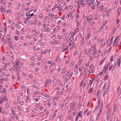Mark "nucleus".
<instances>
[{
    "label": "nucleus",
    "instance_id": "1a4fd4ad",
    "mask_svg": "<svg viewBox=\"0 0 121 121\" xmlns=\"http://www.w3.org/2000/svg\"><path fill=\"white\" fill-rule=\"evenodd\" d=\"M110 116V113L109 112H107V113L106 115V120L107 121H108V118H109V116Z\"/></svg>",
    "mask_w": 121,
    "mask_h": 121
},
{
    "label": "nucleus",
    "instance_id": "09e8293b",
    "mask_svg": "<svg viewBox=\"0 0 121 121\" xmlns=\"http://www.w3.org/2000/svg\"><path fill=\"white\" fill-rule=\"evenodd\" d=\"M103 71H101L100 72V73L99 74V75H102L103 74H104V73L103 72Z\"/></svg>",
    "mask_w": 121,
    "mask_h": 121
},
{
    "label": "nucleus",
    "instance_id": "79ce46f5",
    "mask_svg": "<svg viewBox=\"0 0 121 121\" xmlns=\"http://www.w3.org/2000/svg\"><path fill=\"white\" fill-rule=\"evenodd\" d=\"M17 109H18V111H21V108H20V106H17Z\"/></svg>",
    "mask_w": 121,
    "mask_h": 121
},
{
    "label": "nucleus",
    "instance_id": "9b49d317",
    "mask_svg": "<svg viewBox=\"0 0 121 121\" xmlns=\"http://www.w3.org/2000/svg\"><path fill=\"white\" fill-rule=\"evenodd\" d=\"M53 88L55 90H58L59 88L58 86H57V85L56 84H55L54 85Z\"/></svg>",
    "mask_w": 121,
    "mask_h": 121
},
{
    "label": "nucleus",
    "instance_id": "2f4dec72",
    "mask_svg": "<svg viewBox=\"0 0 121 121\" xmlns=\"http://www.w3.org/2000/svg\"><path fill=\"white\" fill-rule=\"evenodd\" d=\"M121 8H119L117 10V12L118 15L119 16L120 14V10H121Z\"/></svg>",
    "mask_w": 121,
    "mask_h": 121
},
{
    "label": "nucleus",
    "instance_id": "423d86ee",
    "mask_svg": "<svg viewBox=\"0 0 121 121\" xmlns=\"http://www.w3.org/2000/svg\"><path fill=\"white\" fill-rule=\"evenodd\" d=\"M86 3V1L85 0H82L80 2V5H82V6L84 7Z\"/></svg>",
    "mask_w": 121,
    "mask_h": 121
},
{
    "label": "nucleus",
    "instance_id": "e433bc0d",
    "mask_svg": "<svg viewBox=\"0 0 121 121\" xmlns=\"http://www.w3.org/2000/svg\"><path fill=\"white\" fill-rule=\"evenodd\" d=\"M75 34V33H74V34L73 35H72V36L70 38V40H73V39L74 35Z\"/></svg>",
    "mask_w": 121,
    "mask_h": 121
},
{
    "label": "nucleus",
    "instance_id": "473e14b6",
    "mask_svg": "<svg viewBox=\"0 0 121 121\" xmlns=\"http://www.w3.org/2000/svg\"><path fill=\"white\" fill-rule=\"evenodd\" d=\"M69 71L67 72L65 75L64 76V77H66L69 74Z\"/></svg>",
    "mask_w": 121,
    "mask_h": 121
},
{
    "label": "nucleus",
    "instance_id": "3c124183",
    "mask_svg": "<svg viewBox=\"0 0 121 121\" xmlns=\"http://www.w3.org/2000/svg\"><path fill=\"white\" fill-rule=\"evenodd\" d=\"M109 77V76H105L104 78V80H106Z\"/></svg>",
    "mask_w": 121,
    "mask_h": 121
},
{
    "label": "nucleus",
    "instance_id": "ddd939ff",
    "mask_svg": "<svg viewBox=\"0 0 121 121\" xmlns=\"http://www.w3.org/2000/svg\"><path fill=\"white\" fill-rule=\"evenodd\" d=\"M56 115V114L55 113L53 114H51L50 117V118L52 119L53 117H55Z\"/></svg>",
    "mask_w": 121,
    "mask_h": 121
},
{
    "label": "nucleus",
    "instance_id": "a19ab883",
    "mask_svg": "<svg viewBox=\"0 0 121 121\" xmlns=\"http://www.w3.org/2000/svg\"><path fill=\"white\" fill-rule=\"evenodd\" d=\"M58 60H59V61H60V59H59V56H57L56 57V62Z\"/></svg>",
    "mask_w": 121,
    "mask_h": 121
},
{
    "label": "nucleus",
    "instance_id": "c85d7f7f",
    "mask_svg": "<svg viewBox=\"0 0 121 121\" xmlns=\"http://www.w3.org/2000/svg\"><path fill=\"white\" fill-rule=\"evenodd\" d=\"M93 81L94 80L93 79H92L89 82V85L90 86H91Z\"/></svg>",
    "mask_w": 121,
    "mask_h": 121
},
{
    "label": "nucleus",
    "instance_id": "680f3d73",
    "mask_svg": "<svg viewBox=\"0 0 121 121\" xmlns=\"http://www.w3.org/2000/svg\"><path fill=\"white\" fill-rule=\"evenodd\" d=\"M11 10H8L7 11V13H11Z\"/></svg>",
    "mask_w": 121,
    "mask_h": 121
},
{
    "label": "nucleus",
    "instance_id": "f03ea898",
    "mask_svg": "<svg viewBox=\"0 0 121 121\" xmlns=\"http://www.w3.org/2000/svg\"><path fill=\"white\" fill-rule=\"evenodd\" d=\"M88 4L87 5L88 6H90L91 5H92L93 6H95L96 5V4L95 3H94L92 1L91 2V4H90V1L88 0Z\"/></svg>",
    "mask_w": 121,
    "mask_h": 121
},
{
    "label": "nucleus",
    "instance_id": "8fccbe9b",
    "mask_svg": "<svg viewBox=\"0 0 121 121\" xmlns=\"http://www.w3.org/2000/svg\"><path fill=\"white\" fill-rule=\"evenodd\" d=\"M0 112L1 113H3V112H4L3 111H2V107H0Z\"/></svg>",
    "mask_w": 121,
    "mask_h": 121
},
{
    "label": "nucleus",
    "instance_id": "f704fd0d",
    "mask_svg": "<svg viewBox=\"0 0 121 121\" xmlns=\"http://www.w3.org/2000/svg\"><path fill=\"white\" fill-rule=\"evenodd\" d=\"M57 8L59 9L58 11L59 12H60L62 10V8L59 6H57Z\"/></svg>",
    "mask_w": 121,
    "mask_h": 121
},
{
    "label": "nucleus",
    "instance_id": "cd10ccee",
    "mask_svg": "<svg viewBox=\"0 0 121 121\" xmlns=\"http://www.w3.org/2000/svg\"><path fill=\"white\" fill-rule=\"evenodd\" d=\"M8 78H3L2 80L3 81H8Z\"/></svg>",
    "mask_w": 121,
    "mask_h": 121
},
{
    "label": "nucleus",
    "instance_id": "de8ad7c7",
    "mask_svg": "<svg viewBox=\"0 0 121 121\" xmlns=\"http://www.w3.org/2000/svg\"><path fill=\"white\" fill-rule=\"evenodd\" d=\"M98 105L95 108V111H96V110L98 109Z\"/></svg>",
    "mask_w": 121,
    "mask_h": 121
},
{
    "label": "nucleus",
    "instance_id": "052dcab7",
    "mask_svg": "<svg viewBox=\"0 0 121 121\" xmlns=\"http://www.w3.org/2000/svg\"><path fill=\"white\" fill-rule=\"evenodd\" d=\"M108 93V91L107 92V91H106L104 93L103 96H104L105 95V94H107Z\"/></svg>",
    "mask_w": 121,
    "mask_h": 121
},
{
    "label": "nucleus",
    "instance_id": "bb28decb",
    "mask_svg": "<svg viewBox=\"0 0 121 121\" xmlns=\"http://www.w3.org/2000/svg\"><path fill=\"white\" fill-rule=\"evenodd\" d=\"M91 33L90 32H89V33H88V35H87V39H89L90 38V37L91 36Z\"/></svg>",
    "mask_w": 121,
    "mask_h": 121
},
{
    "label": "nucleus",
    "instance_id": "0e129e2a",
    "mask_svg": "<svg viewBox=\"0 0 121 121\" xmlns=\"http://www.w3.org/2000/svg\"><path fill=\"white\" fill-rule=\"evenodd\" d=\"M107 22L106 20L104 21L103 23V25H105L106 24V23H107Z\"/></svg>",
    "mask_w": 121,
    "mask_h": 121
},
{
    "label": "nucleus",
    "instance_id": "6ab92c4d",
    "mask_svg": "<svg viewBox=\"0 0 121 121\" xmlns=\"http://www.w3.org/2000/svg\"><path fill=\"white\" fill-rule=\"evenodd\" d=\"M119 39V38H118V36H117L116 38H115L114 40V43H115L116 41H117V42L118 41Z\"/></svg>",
    "mask_w": 121,
    "mask_h": 121
},
{
    "label": "nucleus",
    "instance_id": "20e7f679",
    "mask_svg": "<svg viewBox=\"0 0 121 121\" xmlns=\"http://www.w3.org/2000/svg\"><path fill=\"white\" fill-rule=\"evenodd\" d=\"M40 97L39 96H36L35 95L33 97V100L35 101V102H38V100H39Z\"/></svg>",
    "mask_w": 121,
    "mask_h": 121
},
{
    "label": "nucleus",
    "instance_id": "0eeeda50",
    "mask_svg": "<svg viewBox=\"0 0 121 121\" xmlns=\"http://www.w3.org/2000/svg\"><path fill=\"white\" fill-rule=\"evenodd\" d=\"M73 13L72 12H70L69 14H68L67 16L66 17L67 18H69V17H70V18L72 19L73 17Z\"/></svg>",
    "mask_w": 121,
    "mask_h": 121
},
{
    "label": "nucleus",
    "instance_id": "c756f323",
    "mask_svg": "<svg viewBox=\"0 0 121 121\" xmlns=\"http://www.w3.org/2000/svg\"><path fill=\"white\" fill-rule=\"evenodd\" d=\"M4 101V100L3 98H1L0 99V104H2Z\"/></svg>",
    "mask_w": 121,
    "mask_h": 121
},
{
    "label": "nucleus",
    "instance_id": "4c0bfd02",
    "mask_svg": "<svg viewBox=\"0 0 121 121\" xmlns=\"http://www.w3.org/2000/svg\"><path fill=\"white\" fill-rule=\"evenodd\" d=\"M66 71V69L65 68H64L63 69V71L61 72V73L63 74L64 73H65Z\"/></svg>",
    "mask_w": 121,
    "mask_h": 121
},
{
    "label": "nucleus",
    "instance_id": "4d7b16f0",
    "mask_svg": "<svg viewBox=\"0 0 121 121\" xmlns=\"http://www.w3.org/2000/svg\"><path fill=\"white\" fill-rule=\"evenodd\" d=\"M56 38V36L55 35H53L52 36V38L53 39H55Z\"/></svg>",
    "mask_w": 121,
    "mask_h": 121
},
{
    "label": "nucleus",
    "instance_id": "f257e3e1",
    "mask_svg": "<svg viewBox=\"0 0 121 121\" xmlns=\"http://www.w3.org/2000/svg\"><path fill=\"white\" fill-rule=\"evenodd\" d=\"M85 19L87 21L90 23L92 22L93 20L92 16L90 15L88 16V17H86Z\"/></svg>",
    "mask_w": 121,
    "mask_h": 121
},
{
    "label": "nucleus",
    "instance_id": "864d4df0",
    "mask_svg": "<svg viewBox=\"0 0 121 121\" xmlns=\"http://www.w3.org/2000/svg\"><path fill=\"white\" fill-rule=\"evenodd\" d=\"M6 58L4 57H2V60L3 61H4L5 60Z\"/></svg>",
    "mask_w": 121,
    "mask_h": 121
},
{
    "label": "nucleus",
    "instance_id": "72a5a7b5",
    "mask_svg": "<svg viewBox=\"0 0 121 121\" xmlns=\"http://www.w3.org/2000/svg\"><path fill=\"white\" fill-rule=\"evenodd\" d=\"M48 15L50 17H51L52 18L54 16V14L51 13H50Z\"/></svg>",
    "mask_w": 121,
    "mask_h": 121
},
{
    "label": "nucleus",
    "instance_id": "4be33fe9",
    "mask_svg": "<svg viewBox=\"0 0 121 121\" xmlns=\"http://www.w3.org/2000/svg\"><path fill=\"white\" fill-rule=\"evenodd\" d=\"M82 111H80L79 112L77 116L79 117H81L82 115Z\"/></svg>",
    "mask_w": 121,
    "mask_h": 121
},
{
    "label": "nucleus",
    "instance_id": "c9c22d12",
    "mask_svg": "<svg viewBox=\"0 0 121 121\" xmlns=\"http://www.w3.org/2000/svg\"><path fill=\"white\" fill-rule=\"evenodd\" d=\"M73 73L72 72H71L70 73L69 77V78L70 79L72 77L73 75Z\"/></svg>",
    "mask_w": 121,
    "mask_h": 121
},
{
    "label": "nucleus",
    "instance_id": "dca6fc26",
    "mask_svg": "<svg viewBox=\"0 0 121 121\" xmlns=\"http://www.w3.org/2000/svg\"><path fill=\"white\" fill-rule=\"evenodd\" d=\"M76 20H77V21H78V19L79 18L80 16L78 14V13H76Z\"/></svg>",
    "mask_w": 121,
    "mask_h": 121
},
{
    "label": "nucleus",
    "instance_id": "5701e85b",
    "mask_svg": "<svg viewBox=\"0 0 121 121\" xmlns=\"http://www.w3.org/2000/svg\"><path fill=\"white\" fill-rule=\"evenodd\" d=\"M98 13H97L95 14V19L96 20H97L98 19Z\"/></svg>",
    "mask_w": 121,
    "mask_h": 121
},
{
    "label": "nucleus",
    "instance_id": "69168bd1",
    "mask_svg": "<svg viewBox=\"0 0 121 121\" xmlns=\"http://www.w3.org/2000/svg\"><path fill=\"white\" fill-rule=\"evenodd\" d=\"M94 67V66L92 65H90L89 68L91 69H93Z\"/></svg>",
    "mask_w": 121,
    "mask_h": 121
},
{
    "label": "nucleus",
    "instance_id": "a878e982",
    "mask_svg": "<svg viewBox=\"0 0 121 121\" xmlns=\"http://www.w3.org/2000/svg\"><path fill=\"white\" fill-rule=\"evenodd\" d=\"M44 30L45 31H47V32H49L50 31L49 29H47L46 27H45Z\"/></svg>",
    "mask_w": 121,
    "mask_h": 121
},
{
    "label": "nucleus",
    "instance_id": "7ed1b4c3",
    "mask_svg": "<svg viewBox=\"0 0 121 121\" xmlns=\"http://www.w3.org/2000/svg\"><path fill=\"white\" fill-rule=\"evenodd\" d=\"M8 44L10 48L13 50V48L12 46L13 43L11 41L9 40H8Z\"/></svg>",
    "mask_w": 121,
    "mask_h": 121
},
{
    "label": "nucleus",
    "instance_id": "e2e57ef3",
    "mask_svg": "<svg viewBox=\"0 0 121 121\" xmlns=\"http://www.w3.org/2000/svg\"><path fill=\"white\" fill-rule=\"evenodd\" d=\"M3 29H4V31H5L4 32V33H6V32H7L6 29V28H5V27H3Z\"/></svg>",
    "mask_w": 121,
    "mask_h": 121
},
{
    "label": "nucleus",
    "instance_id": "2eb2a0df",
    "mask_svg": "<svg viewBox=\"0 0 121 121\" xmlns=\"http://www.w3.org/2000/svg\"><path fill=\"white\" fill-rule=\"evenodd\" d=\"M23 97V94L22 93H21L19 95V96H17V98L18 99H20V98H22Z\"/></svg>",
    "mask_w": 121,
    "mask_h": 121
},
{
    "label": "nucleus",
    "instance_id": "ea45409f",
    "mask_svg": "<svg viewBox=\"0 0 121 121\" xmlns=\"http://www.w3.org/2000/svg\"><path fill=\"white\" fill-rule=\"evenodd\" d=\"M102 108L103 107H100L99 110V114H100L101 112H102Z\"/></svg>",
    "mask_w": 121,
    "mask_h": 121
},
{
    "label": "nucleus",
    "instance_id": "412c9836",
    "mask_svg": "<svg viewBox=\"0 0 121 121\" xmlns=\"http://www.w3.org/2000/svg\"><path fill=\"white\" fill-rule=\"evenodd\" d=\"M76 21L77 22V26L78 28L80 25V22L79 21H77V20H76Z\"/></svg>",
    "mask_w": 121,
    "mask_h": 121
},
{
    "label": "nucleus",
    "instance_id": "6e6d98bb",
    "mask_svg": "<svg viewBox=\"0 0 121 121\" xmlns=\"http://www.w3.org/2000/svg\"><path fill=\"white\" fill-rule=\"evenodd\" d=\"M3 98V100L4 101V100H8V99L6 98L5 97H4V98Z\"/></svg>",
    "mask_w": 121,
    "mask_h": 121
},
{
    "label": "nucleus",
    "instance_id": "58836bf2",
    "mask_svg": "<svg viewBox=\"0 0 121 121\" xmlns=\"http://www.w3.org/2000/svg\"><path fill=\"white\" fill-rule=\"evenodd\" d=\"M96 49L95 48L93 52H94V53H92V54L93 55H95V54L96 53Z\"/></svg>",
    "mask_w": 121,
    "mask_h": 121
},
{
    "label": "nucleus",
    "instance_id": "f8f14e48",
    "mask_svg": "<svg viewBox=\"0 0 121 121\" xmlns=\"http://www.w3.org/2000/svg\"><path fill=\"white\" fill-rule=\"evenodd\" d=\"M49 19V17L48 16H46L45 17L43 18V20L44 22H46L47 21V20Z\"/></svg>",
    "mask_w": 121,
    "mask_h": 121
},
{
    "label": "nucleus",
    "instance_id": "338daca9",
    "mask_svg": "<svg viewBox=\"0 0 121 121\" xmlns=\"http://www.w3.org/2000/svg\"><path fill=\"white\" fill-rule=\"evenodd\" d=\"M16 110V109L15 108H13L11 109L13 111V112H14Z\"/></svg>",
    "mask_w": 121,
    "mask_h": 121
},
{
    "label": "nucleus",
    "instance_id": "774afa93",
    "mask_svg": "<svg viewBox=\"0 0 121 121\" xmlns=\"http://www.w3.org/2000/svg\"><path fill=\"white\" fill-rule=\"evenodd\" d=\"M38 70L39 69L38 68H35L34 70L35 71H38Z\"/></svg>",
    "mask_w": 121,
    "mask_h": 121
},
{
    "label": "nucleus",
    "instance_id": "a211bd4d",
    "mask_svg": "<svg viewBox=\"0 0 121 121\" xmlns=\"http://www.w3.org/2000/svg\"><path fill=\"white\" fill-rule=\"evenodd\" d=\"M121 62V58L120 57L119 58L118 60V66H119L120 65V63Z\"/></svg>",
    "mask_w": 121,
    "mask_h": 121
},
{
    "label": "nucleus",
    "instance_id": "7c9ffc66",
    "mask_svg": "<svg viewBox=\"0 0 121 121\" xmlns=\"http://www.w3.org/2000/svg\"><path fill=\"white\" fill-rule=\"evenodd\" d=\"M16 63L17 65L19 64V60L18 59H17L16 60Z\"/></svg>",
    "mask_w": 121,
    "mask_h": 121
},
{
    "label": "nucleus",
    "instance_id": "4468645a",
    "mask_svg": "<svg viewBox=\"0 0 121 121\" xmlns=\"http://www.w3.org/2000/svg\"><path fill=\"white\" fill-rule=\"evenodd\" d=\"M12 68L13 69V70H15L16 69H17V67L16 65L15 64L12 67Z\"/></svg>",
    "mask_w": 121,
    "mask_h": 121
},
{
    "label": "nucleus",
    "instance_id": "b1692460",
    "mask_svg": "<svg viewBox=\"0 0 121 121\" xmlns=\"http://www.w3.org/2000/svg\"><path fill=\"white\" fill-rule=\"evenodd\" d=\"M68 48V46H66V47L64 48V49H63L62 50V52H64Z\"/></svg>",
    "mask_w": 121,
    "mask_h": 121
},
{
    "label": "nucleus",
    "instance_id": "39448f33",
    "mask_svg": "<svg viewBox=\"0 0 121 121\" xmlns=\"http://www.w3.org/2000/svg\"><path fill=\"white\" fill-rule=\"evenodd\" d=\"M90 63V62L88 61L87 63L86 64H83L82 66L83 68L84 69H85L86 68V67H88Z\"/></svg>",
    "mask_w": 121,
    "mask_h": 121
},
{
    "label": "nucleus",
    "instance_id": "f3484780",
    "mask_svg": "<svg viewBox=\"0 0 121 121\" xmlns=\"http://www.w3.org/2000/svg\"><path fill=\"white\" fill-rule=\"evenodd\" d=\"M29 98L28 96H27L25 99V101L26 103L29 102Z\"/></svg>",
    "mask_w": 121,
    "mask_h": 121
},
{
    "label": "nucleus",
    "instance_id": "5fc2aeb1",
    "mask_svg": "<svg viewBox=\"0 0 121 121\" xmlns=\"http://www.w3.org/2000/svg\"><path fill=\"white\" fill-rule=\"evenodd\" d=\"M43 16V14H39V18H42Z\"/></svg>",
    "mask_w": 121,
    "mask_h": 121
},
{
    "label": "nucleus",
    "instance_id": "bf43d9fd",
    "mask_svg": "<svg viewBox=\"0 0 121 121\" xmlns=\"http://www.w3.org/2000/svg\"><path fill=\"white\" fill-rule=\"evenodd\" d=\"M30 13L29 12H28L26 13V16H28L29 17V15H30Z\"/></svg>",
    "mask_w": 121,
    "mask_h": 121
},
{
    "label": "nucleus",
    "instance_id": "13d9d810",
    "mask_svg": "<svg viewBox=\"0 0 121 121\" xmlns=\"http://www.w3.org/2000/svg\"><path fill=\"white\" fill-rule=\"evenodd\" d=\"M43 113L42 112H41L40 113V115L41 116H43Z\"/></svg>",
    "mask_w": 121,
    "mask_h": 121
},
{
    "label": "nucleus",
    "instance_id": "49530a36",
    "mask_svg": "<svg viewBox=\"0 0 121 121\" xmlns=\"http://www.w3.org/2000/svg\"><path fill=\"white\" fill-rule=\"evenodd\" d=\"M89 72L91 73H93V71L91 69H90L89 70Z\"/></svg>",
    "mask_w": 121,
    "mask_h": 121
},
{
    "label": "nucleus",
    "instance_id": "6e6552de",
    "mask_svg": "<svg viewBox=\"0 0 121 121\" xmlns=\"http://www.w3.org/2000/svg\"><path fill=\"white\" fill-rule=\"evenodd\" d=\"M52 82L51 80L49 79H47L46 80V84L45 85V87L46 86V85L47 84H50Z\"/></svg>",
    "mask_w": 121,
    "mask_h": 121
},
{
    "label": "nucleus",
    "instance_id": "37998d69",
    "mask_svg": "<svg viewBox=\"0 0 121 121\" xmlns=\"http://www.w3.org/2000/svg\"><path fill=\"white\" fill-rule=\"evenodd\" d=\"M6 38L8 40H10V39L9 38V35H6Z\"/></svg>",
    "mask_w": 121,
    "mask_h": 121
},
{
    "label": "nucleus",
    "instance_id": "603ef678",
    "mask_svg": "<svg viewBox=\"0 0 121 121\" xmlns=\"http://www.w3.org/2000/svg\"><path fill=\"white\" fill-rule=\"evenodd\" d=\"M9 107L8 104H5V108L6 109H8Z\"/></svg>",
    "mask_w": 121,
    "mask_h": 121
},
{
    "label": "nucleus",
    "instance_id": "a18cd8bd",
    "mask_svg": "<svg viewBox=\"0 0 121 121\" xmlns=\"http://www.w3.org/2000/svg\"><path fill=\"white\" fill-rule=\"evenodd\" d=\"M73 43V40H71V41L69 43V46H71Z\"/></svg>",
    "mask_w": 121,
    "mask_h": 121
},
{
    "label": "nucleus",
    "instance_id": "aec40b11",
    "mask_svg": "<svg viewBox=\"0 0 121 121\" xmlns=\"http://www.w3.org/2000/svg\"><path fill=\"white\" fill-rule=\"evenodd\" d=\"M110 65V63H108L107 66H105V69L106 70H107L108 69V67Z\"/></svg>",
    "mask_w": 121,
    "mask_h": 121
},
{
    "label": "nucleus",
    "instance_id": "393cba45",
    "mask_svg": "<svg viewBox=\"0 0 121 121\" xmlns=\"http://www.w3.org/2000/svg\"><path fill=\"white\" fill-rule=\"evenodd\" d=\"M93 91V89L92 88H90L89 89L88 91V93L89 94L91 93Z\"/></svg>",
    "mask_w": 121,
    "mask_h": 121
},
{
    "label": "nucleus",
    "instance_id": "c03bdc74",
    "mask_svg": "<svg viewBox=\"0 0 121 121\" xmlns=\"http://www.w3.org/2000/svg\"><path fill=\"white\" fill-rule=\"evenodd\" d=\"M0 9L2 13H3V12L4 11V10L3 9L2 6L0 8Z\"/></svg>",
    "mask_w": 121,
    "mask_h": 121
},
{
    "label": "nucleus",
    "instance_id": "9d476101",
    "mask_svg": "<svg viewBox=\"0 0 121 121\" xmlns=\"http://www.w3.org/2000/svg\"><path fill=\"white\" fill-rule=\"evenodd\" d=\"M99 5H99V10H100L101 11H103L104 10V9H103V5L100 4V3L99 2Z\"/></svg>",
    "mask_w": 121,
    "mask_h": 121
}]
</instances>
